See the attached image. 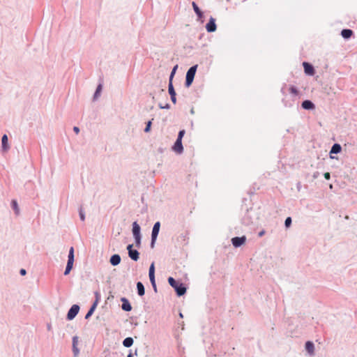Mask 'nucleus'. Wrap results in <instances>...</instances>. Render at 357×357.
<instances>
[{
    "instance_id": "23",
    "label": "nucleus",
    "mask_w": 357,
    "mask_h": 357,
    "mask_svg": "<svg viewBox=\"0 0 357 357\" xmlns=\"http://www.w3.org/2000/svg\"><path fill=\"white\" fill-rule=\"evenodd\" d=\"M305 349L310 354H312L314 351L313 343L310 341L307 342L305 344Z\"/></svg>"
},
{
    "instance_id": "8",
    "label": "nucleus",
    "mask_w": 357,
    "mask_h": 357,
    "mask_svg": "<svg viewBox=\"0 0 357 357\" xmlns=\"http://www.w3.org/2000/svg\"><path fill=\"white\" fill-rule=\"evenodd\" d=\"M128 250L129 257L134 261H137L139 259V252L136 250H132V245H128L127 247Z\"/></svg>"
},
{
    "instance_id": "33",
    "label": "nucleus",
    "mask_w": 357,
    "mask_h": 357,
    "mask_svg": "<svg viewBox=\"0 0 357 357\" xmlns=\"http://www.w3.org/2000/svg\"><path fill=\"white\" fill-rule=\"evenodd\" d=\"M73 351H74L75 355H77L79 352L78 349L75 346V339H73Z\"/></svg>"
},
{
    "instance_id": "39",
    "label": "nucleus",
    "mask_w": 357,
    "mask_h": 357,
    "mask_svg": "<svg viewBox=\"0 0 357 357\" xmlns=\"http://www.w3.org/2000/svg\"><path fill=\"white\" fill-rule=\"evenodd\" d=\"M95 294H96V301L98 300V301L99 298H100V294L98 292H96Z\"/></svg>"
},
{
    "instance_id": "43",
    "label": "nucleus",
    "mask_w": 357,
    "mask_h": 357,
    "mask_svg": "<svg viewBox=\"0 0 357 357\" xmlns=\"http://www.w3.org/2000/svg\"><path fill=\"white\" fill-rule=\"evenodd\" d=\"M73 339H75V344H77L76 337H74Z\"/></svg>"
},
{
    "instance_id": "21",
    "label": "nucleus",
    "mask_w": 357,
    "mask_h": 357,
    "mask_svg": "<svg viewBox=\"0 0 357 357\" xmlns=\"http://www.w3.org/2000/svg\"><path fill=\"white\" fill-rule=\"evenodd\" d=\"M132 344L133 340L132 337H126L123 342V344L126 347H130L132 345Z\"/></svg>"
},
{
    "instance_id": "31",
    "label": "nucleus",
    "mask_w": 357,
    "mask_h": 357,
    "mask_svg": "<svg viewBox=\"0 0 357 357\" xmlns=\"http://www.w3.org/2000/svg\"><path fill=\"white\" fill-rule=\"evenodd\" d=\"M149 273H155V266L154 263H152L149 268Z\"/></svg>"
},
{
    "instance_id": "42",
    "label": "nucleus",
    "mask_w": 357,
    "mask_h": 357,
    "mask_svg": "<svg viewBox=\"0 0 357 357\" xmlns=\"http://www.w3.org/2000/svg\"><path fill=\"white\" fill-rule=\"evenodd\" d=\"M264 234V231L259 233V236H262Z\"/></svg>"
},
{
    "instance_id": "27",
    "label": "nucleus",
    "mask_w": 357,
    "mask_h": 357,
    "mask_svg": "<svg viewBox=\"0 0 357 357\" xmlns=\"http://www.w3.org/2000/svg\"><path fill=\"white\" fill-rule=\"evenodd\" d=\"M151 121H149L146 123V126L144 129V132H149L151 130Z\"/></svg>"
},
{
    "instance_id": "10",
    "label": "nucleus",
    "mask_w": 357,
    "mask_h": 357,
    "mask_svg": "<svg viewBox=\"0 0 357 357\" xmlns=\"http://www.w3.org/2000/svg\"><path fill=\"white\" fill-rule=\"evenodd\" d=\"M173 150L178 153H181L183 152V148L181 139H176V141L174 143V145L173 146Z\"/></svg>"
},
{
    "instance_id": "14",
    "label": "nucleus",
    "mask_w": 357,
    "mask_h": 357,
    "mask_svg": "<svg viewBox=\"0 0 357 357\" xmlns=\"http://www.w3.org/2000/svg\"><path fill=\"white\" fill-rule=\"evenodd\" d=\"M353 34H354V31L351 29H342V31H341V36L344 39L350 38L352 36Z\"/></svg>"
},
{
    "instance_id": "20",
    "label": "nucleus",
    "mask_w": 357,
    "mask_h": 357,
    "mask_svg": "<svg viewBox=\"0 0 357 357\" xmlns=\"http://www.w3.org/2000/svg\"><path fill=\"white\" fill-rule=\"evenodd\" d=\"M341 146L338 144H335L331 150V153H338L341 151Z\"/></svg>"
},
{
    "instance_id": "12",
    "label": "nucleus",
    "mask_w": 357,
    "mask_h": 357,
    "mask_svg": "<svg viewBox=\"0 0 357 357\" xmlns=\"http://www.w3.org/2000/svg\"><path fill=\"white\" fill-rule=\"evenodd\" d=\"M303 65L304 67L305 73L306 74L312 75L314 73V70L312 65H310V63H308L307 62H304L303 63Z\"/></svg>"
},
{
    "instance_id": "38",
    "label": "nucleus",
    "mask_w": 357,
    "mask_h": 357,
    "mask_svg": "<svg viewBox=\"0 0 357 357\" xmlns=\"http://www.w3.org/2000/svg\"><path fill=\"white\" fill-rule=\"evenodd\" d=\"M20 274L22 275H26V270L25 269H21L20 270Z\"/></svg>"
},
{
    "instance_id": "18",
    "label": "nucleus",
    "mask_w": 357,
    "mask_h": 357,
    "mask_svg": "<svg viewBox=\"0 0 357 357\" xmlns=\"http://www.w3.org/2000/svg\"><path fill=\"white\" fill-rule=\"evenodd\" d=\"M97 305H98V300L95 301V302L93 303V304L91 307L90 310L86 313V314L85 316V319H89L92 315V314L93 313L95 309L97 307Z\"/></svg>"
},
{
    "instance_id": "19",
    "label": "nucleus",
    "mask_w": 357,
    "mask_h": 357,
    "mask_svg": "<svg viewBox=\"0 0 357 357\" xmlns=\"http://www.w3.org/2000/svg\"><path fill=\"white\" fill-rule=\"evenodd\" d=\"M137 288L138 294L141 296H144L145 294V291H144V285L141 282H138L137 283Z\"/></svg>"
},
{
    "instance_id": "25",
    "label": "nucleus",
    "mask_w": 357,
    "mask_h": 357,
    "mask_svg": "<svg viewBox=\"0 0 357 357\" xmlns=\"http://www.w3.org/2000/svg\"><path fill=\"white\" fill-rule=\"evenodd\" d=\"M102 84H99L94 94V99H97L102 91Z\"/></svg>"
},
{
    "instance_id": "32",
    "label": "nucleus",
    "mask_w": 357,
    "mask_h": 357,
    "mask_svg": "<svg viewBox=\"0 0 357 357\" xmlns=\"http://www.w3.org/2000/svg\"><path fill=\"white\" fill-rule=\"evenodd\" d=\"M149 279H150V281H151V284L153 285V288L155 289L156 288V285H155V277L149 278Z\"/></svg>"
},
{
    "instance_id": "41",
    "label": "nucleus",
    "mask_w": 357,
    "mask_h": 357,
    "mask_svg": "<svg viewBox=\"0 0 357 357\" xmlns=\"http://www.w3.org/2000/svg\"><path fill=\"white\" fill-rule=\"evenodd\" d=\"M127 357H133L131 354H128Z\"/></svg>"
},
{
    "instance_id": "37",
    "label": "nucleus",
    "mask_w": 357,
    "mask_h": 357,
    "mask_svg": "<svg viewBox=\"0 0 357 357\" xmlns=\"http://www.w3.org/2000/svg\"><path fill=\"white\" fill-rule=\"evenodd\" d=\"M73 130L75 131V132L76 134H78V133H79V128H78V127H77V126H75V127L73 128Z\"/></svg>"
},
{
    "instance_id": "34",
    "label": "nucleus",
    "mask_w": 357,
    "mask_h": 357,
    "mask_svg": "<svg viewBox=\"0 0 357 357\" xmlns=\"http://www.w3.org/2000/svg\"><path fill=\"white\" fill-rule=\"evenodd\" d=\"M80 219L84 221L85 220L84 215L82 211H79Z\"/></svg>"
},
{
    "instance_id": "28",
    "label": "nucleus",
    "mask_w": 357,
    "mask_h": 357,
    "mask_svg": "<svg viewBox=\"0 0 357 357\" xmlns=\"http://www.w3.org/2000/svg\"><path fill=\"white\" fill-rule=\"evenodd\" d=\"M285 226L286 227H289L291 224V218L290 217H288L286 220H285Z\"/></svg>"
},
{
    "instance_id": "11",
    "label": "nucleus",
    "mask_w": 357,
    "mask_h": 357,
    "mask_svg": "<svg viewBox=\"0 0 357 357\" xmlns=\"http://www.w3.org/2000/svg\"><path fill=\"white\" fill-rule=\"evenodd\" d=\"M122 309L126 312H130L132 310V306L129 303L128 300L126 298H121Z\"/></svg>"
},
{
    "instance_id": "24",
    "label": "nucleus",
    "mask_w": 357,
    "mask_h": 357,
    "mask_svg": "<svg viewBox=\"0 0 357 357\" xmlns=\"http://www.w3.org/2000/svg\"><path fill=\"white\" fill-rule=\"evenodd\" d=\"M168 91H169V93L170 96H174V95H176V92L174 91V86L172 84V81H171V80H169V82Z\"/></svg>"
},
{
    "instance_id": "26",
    "label": "nucleus",
    "mask_w": 357,
    "mask_h": 357,
    "mask_svg": "<svg viewBox=\"0 0 357 357\" xmlns=\"http://www.w3.org/2000/svg\"><path fill=\"white\" fill-rule=\"evenodd\" d=\"M289 92L295 96L298 95V93L297 89L293 86H290Z\"/></svg>"
},
{
    "instance_id": "7",
    "label": "nucleus",
    "mask_w": 357,
    "mask_h": 357,
    "mask_svg": "<svg viewBox=\"0 0 357 357\" xmlns=\"http://www.w3.org/2000/svg\"><path fill=\"white\" fill-rule=\"evenodd\" d=\"M206 29L209 33L214 32L216 30L215 20L213 17H211L208 22L206 25Z\"/></svg>"
},
{
    "instance_id": "36",
    "label": "nucleus",
    "mask_w": 357,
    "mask_h": 357,
    "mask_svg": "<svg viewBox=\"0 0 357 357\" xmlns=\"http://www.w3.org/2000/svg\"><path fill=\"white\" fill-rule=\"evenodd\" d=\"M171 100L173 102V103L175 104L176 102V95H174V96H171Z\"/></svg>"
},
{
    "instance_id": "3",
    "label": "nucleus",
    "mask_w": 357,
    "mask_h": 357,
    "mask_svg": "<svg viewBox=\"0 0 357 357\" xmlns=\"http://www.w3.org/2000/svg\"><path fill=\"white\" fill-rule=\"evenodd\" d=\"M74 262V248L73 247H71L69 250L68 254V260L67 263V266L66 268V271L64 272V275H68L70 272L71 269L73 268Z\"/></svg>"
},
{
    "instance_id": "1",
    "label": "nucleus",
    "mask_w": 357,
    "mask_h": 357,
    "mask_svg": "<svg viewBox=\"0 0 357 357\" xmlns=\"http://www.w3.org/2000/svg\"><path fill=\"white\" fill-rule=\"evenodd\" d=\"M168 282L173 288H174L178 296H182L186 292V288L183 285V284H179L173 278L169 277L168 278Z\"/></svg>"
},
{
    "instance_id": "22",
    "label": "nucleus",
    "mask_w": 357,
    "mask_h": 357,
    "mask_svg": "<svg viewBox=\"0 0 357 357\" xmlns=\"http://www.w3.org/2000/svg\"><path fill=\"white\" fill-rule=\"evenodd\" d=\"M11 205H12V208L15 211V213L16 215H19L20 213V208H19V206H18V204H17V202L16 200H13L11 202Z\"/></svg>"
},
{
    "instance_id": "17",
    "label": "nucleus",
    "mask_w": 357,
    "mask_h": 357,
    "mask_svg": "<svg viewBox=\"0 0 357 357\" xmlns=\"http://www.w3.org/2000/svg\"><path fill=\"white\" fill-rule=\"evenodd\" d=\"M2 148L4 151H6L9 149L8 145V137L6 135H3L1 139Z\"/></svg>"
},
{
    "instance_id": "2",
    "label": "nucleus",
    "mask_w": 357,
    "mask_h": 357,
    "mask_svg": "<svg viewBox=\"0 0 357 357\" xmlns=\"http://www.w3.org/2000/svg\"><path fill=\"white\" fill-rule=\"evenodd\" d=\"M197 65H195L190 68V69L188 70L185 78V86L187 87H189L192 84L197 71Z\"/></svg>"
},
{
    "instance_id": "4",
    "label": "nucleus",
    "mask_w": 357,
    "mask_h": 357,
    "mask_svg": "<svg viewBox=\"0 0 357 357\" xmlns=\"http://www.w3.org/2000/svg\"><path fill=\"white\" fill-rule=\"evenodd\" d=\"M132 233L137 244L139 245L140 243V227L136 222L132 225Z\"/></svg>"
},
{
    "instance_id": "35",
    "label": "nucleus",
    "mask_w": 357,
    "mask_h": 357,
    "mask_svg": "<svg viewBox=\"0 0 357 357\" xmlns=\"http://www.w3.org/2000/svg\"><path fill=\"white\" fill-rule=\"evenodd\" d=\"M324 178L327 180L330 179L331 178V175H330V173L329 172H326L324 174Z\"/></svg>"
},
{
    "instance_id": "40",
    "label": "nucleus",
    "mask_w": 357,
    "mask_h": 357,
    "mask_svg": "<svg viewBox=\"0 0 357 357\" xmlns=\"http://www.w3.org/2000/svg\"><path fill=\"white\" fill-rule=\"evenodd\" d=\"M149 278H153L155 277V273H149Z\"/></svg>"
},
{
    "instance_id": "29",
    "label": "nucleus",
    "mask_w": 357,
    "mask_h": 357,
    "mask_svg": "<svg viewBox=\"0 0 357 357\" xmlns=\"http://www.w3.org/2000/svg\"><path fill=\"white\" fill-rule=\"evenodd\" d=\"M177 67H178V66H177V65H176V66L174 67V68H173V70H172V73H171V75H170L169 80L172 81V78H173V77H174V74H175V73H176V69H177Z\"/></svg>"
},
{
    "instance_id": "15",
    "label": "nucleus",
    "mask_w": 357,
    "mask_h": 357,
    "mask_svg": "<svg viewBox=\"0 0 357 357\" xmlns=\"http://www.w3.org/2000/svg\"><path fill=\"white\" fill-rule=\"evenodd\" d=\"M302 107L305 109H312L314 108V105L310 100H304L302 102Z\"/></svg>"
},
{
    "instance_id": "9",
    "label": "nucleus",
    "mask_w": 357,
    "mask_h": 357,
    "mask_svg": "<svg viewBox=\"0 0 357 357\" xmlns=\"http://www.w3.org/2000/svg\"><path fill=\"white\" fill-rule=\"evenodd\" d=\"M246 238L245 236L242 237H234L231 239L232 244L234 247L237 248L244 244L245 242Z\"/></svg>"
},
{
    "instance_id": "5",
    "label": "nucleus",
    "mask_w": 357,
    "mask_h": 357,
    "mask_svg": "<svg viewBox=\"0 0 357 357\" xmlns=\"http://www.w3.org/2000/svg\"><path fill=\"white\" fill-rule=\"evenodd\" d=\"M79 310V307L77 305H73L70 309L69 310L68 314H67V319L68 320H72L75 317V316L77 314Z\"/></svg>"
},
{
    "instance_id": "6",
    "label": "nucleus",
    "mask_w": 357,
    "mask_h": 357,
    "mask_svg": "<svg viewBox=\"0 0 357 357\" xmlns=\"http://www.w3.org/2000/svg\"><path fill=\"white\" fill-rule=\"evenodd\" d=\"M160 224L159 222H157L155 223L153 227L152 230V234H151V245L153 246V244L156 240V238L158 236L159 230H160Z\"/></svg>"
},
{
    "instance_id": "16",
    "label": "nucleus",
    "mask_w": 357,
    "mask_h": 357,
    "mask_svg": "<svg viewBox=\"0 0 357 357\" xmlns=\"http://www.w3.org/2000/svg\"><path fill=\"white\" fill-rule=\"evenodd\" d=\"M121 261V257L119 255H114L110 258V263L113 266L118 265Z\"/></svg>"
},
{
    "instance_id": "13",
    "label": "nucleus",
    "mask_w": 357,
    "mask_h": 357,
    "mask_svg": "<svg viewBox=\"0 0 357 357\" xmlns=\"http://www.w3.org/2000/svg\"><path fill=\"white\" fill-rule=\"evenodd\" d=\"M192 6L195 13L197 15L198 19L201 20L204 17L203 12L200 10V8L198 7V6L197 5V3L193 1L192 3Z\"/></svg>"
},
{
    "instance_id": "30",
    "label": "nucleus",
    "mask_w": 357,
    "mask_h": 357,
    "mask_svg": "<svg viewBox=\"0 0 357 357\" xmlns=\"http://www.w3.org/2000/svg\"><path fill=\"white\" fill-rule=\"evenodd\" d=\"M185 132L184 130H180L179 132H178V138L177 139H180L182 140V138L184 136Z\"/></svg>"
}]
</instances>
